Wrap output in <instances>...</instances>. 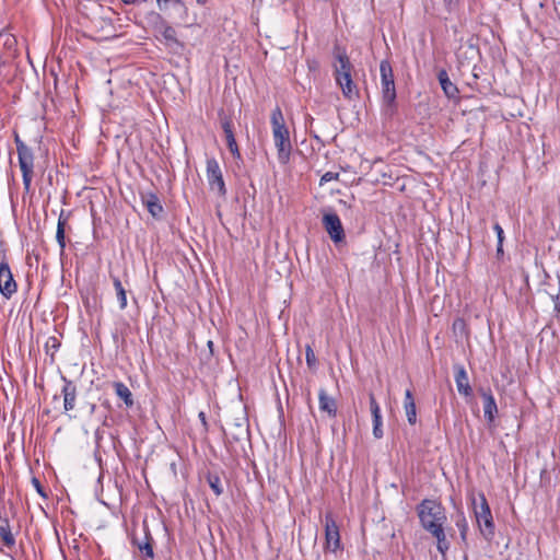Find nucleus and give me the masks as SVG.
Here are the masks:
<instances>
[{
	"instance_id": "f257e3e1",
	"label": "nucleus",
	"mask_w": 560,
	"mask_h": 560,
	"mask_svg": "<svg viewBox=\"0 0 560 560\" xmlns=\"http://www.w3.org/2000/svg\"><path fill=\"white\" fill-rule=\"evenodd\" d=\"M334 77L337 85L341 89L345 98L352 101L359 98V88L352 80L353 66L345 47L335 45L332 49Z\"/></svg>"
},
{
	"instance_id": "f03ea898",
	"label": "nucleus",
	"mask_w": 560,
	"mask_h": 560,
	"mask_svg": "<svg viewBox=\"0 0 560 560\" xmlns=\"http://www.w3.org/2000/svg\"><path fill=\"white\" fill-rule=\"evenodd\" d=\"M270 124L272 129V138L278 151V160L281 164H287L290 160L292 144L290 132L285 125L282 110L277 106L270 115Z\"/></svg>"
},
{
	"instance_id": "7ed1b4c3",
	"label": "nucleus",
	"mask_w": 560,
	"mask_h": 560,
	"mask_svg": "<svg viewBox=\"0 0 560 560\" xmlns=\"http://www.w3.org/2000/svg\"><path fill=\"white\" fill-rule=\"evenodd\" d=\"M417 513L420 524L425 530L439 524L444 525L447 520L444 506L435 500H422L417 505Z\"/></svg>"
},
{
	"instance_id": "20e7f679",
	"label": "nucleus",
	"mask_w": 560,
	"mask_h": 560,
	"mask_svg": "<svg viewBox=\"0 0 560 560\" xmlns=\"http://www.w3.org/2000/svg\"><path fill=\"white\" fill-rule=\"evenodd\" d=\"M480 505L475 506V516L482 537L491 541L495 534V526L488 501L483 493L479 494ZM476 505V500H474Z\"/></svg>"
},
{
	"instance_id": "39448f33",
	"label": "nucleus",
	"mask_w": 560,
	"mask_h": 560,
	"mask_svg": "<svg viewBox=\"0 0 560 560\" xmlns=\"http://www.w3.org/2000/svg\"><path fill=\"white\" fill-rule=\"evenodd\" d=\"M15 144L19 165L22 172L24 191L30 192L33 178L34 154L32 149L28 148L18 136L15 137Z\"/></svg>"
},
{
	"instance_id": "423d86ee",
	"label": "nucleus",
	"mask_w": 560,
	"mask_h": 560,
	"mask_svg": "<svg viewBox=\"0 0 560 560\" xmlns=\"http://www.w3.org/2000/svg\"><path fill=\"white\" fill-rule=\"evenodd\" d=\"M206 175L210 189L217 190L220 196L224 197L226 195V187L222 170L214 158L207 159Z\"/></svg>"
},
{
	"instance_id": "0eeeda50",
	"label": "nucleus",
	"mask_w": 560,
	"mask_h": 560,
	"mask_svg": "<svg viewBox=\"0 0 560 560\" xmlns=\"http://www.w3.org/2000/svg\"><path fill=\"white\" fill-rule=\"evenodd\" d=\"M325 550L334 553L342 550L339 527L331 513L325 515Z\"/></svg>"
},
{
	"instance_id": "6e6552de",
	"label": "nucleus",
	"mask_w": 560,
	"mask_h": 560,
	"mask_svg": "<svg viewBox=\"0 0 560 560\" xmlns=\"http://www.w3.org/2000/svg\"><path fill=\"white\" fill-rule=\"evenodd\" d=\"M16 290L18 284L13 278L7 257L3 255L0 261V293L5 299H10Z\"/></svg>"
},
{
	"instance_id": "1a4fd4ad",
	"label": "nucleus",
	"mask_w": 560,
	"mask_h": 560,
	"mask_svg": "<svg viewBox=\"0 0 560 560\" xmlns=\"http://www.w3.org/2000/svg\"><path fill=\"white\" fill-rule=\"evenodd\" d=\"M323 225L334 243L338 244L345 240V230L337 213H325L323 215Z\"/></svg>"
},
{
	"instance_id": "9d476101",
	"label": "nucleus",
	"mask_w": 560,
	"mask_h": 560,
	"mask_svg": "<svg viewBox=\"0 0 560 560\" xmlns=\"http://www.w3.org/2000/svg\"><path fill=\"white\" fill-rule=\"evenodd\" d=\"M229 442H241L248 438V420L245 416L236 418L233 423L229 427V432H224Z\"/></svg>"
},
{
	"instance_id": "9b49d317",
	"label": "nucleus",
	"mask_w": 560,
	"mask_h": 560,
	"mask_svg": "<svg viewBox=\"0 0 560 560\" xmlns=\"http://www.w3.org/2000/svg\"><path fill=\"white\" fill-rule=\"evenodd\" d=\"M382 98L384 104V112L386 115L392 116L396 109V88L395 81L382 83Z\"/></svg>"
},
{
	"instance_id": "f8f14e48",
	"label": "nucleus",
	"mask_w": 560,
	"mask_h": 560,
	"mask_svg": "<svg viewBox=\"0 0 560 560\" xmlns=\"http://www.w3.org/2000/svg\"><path fill=\"white\" fill-rule=\"evenodd\" d=\"M63 386L61 389V394L63 396V409L65 411H71L75 407V400H77V386L67 377L62 376Z\"/></svg>"
},
{
	"instance_id": "ddd939ff",
	"label": "nucleus",
	"mask_w": 560,
	"mask_h": 560,
	"mask_svg": "<svg viewBox=\"0 0 560 560\" xmlns=\"http://www.w3.org/2000/svg\"><path fill=\"white\" fill-rule=\"evenodd\" d=\"M221 126L225 135L226 145L235 159H241V152L233 132V121L231 118L224 117Z\"/></svg>"
},
{
	"instance_id": "4468645a",
	"label": "nucleus",
	"mask_w": 560,
	"mask_h": 560,
	"mask_svg": "<svg viewBox=\"0 0 560 560\" xmlns=\"http://www.w3.org/2000/svg\"><path fill=\"white\" fill-rule=\"evenodd\" d=\"M369 398H370V410H371V415H372V419H373V435L375 439H382L384 435V432L382 429L381 407L372 393L370 394Z\"/></svg>"
},
{
	"instance_id": "2eb2a0df",
	"label": "nucleus",
	"mask_w": 560,
	"mask_h": 560,
	"mask_svg": "<svg viewBox=\"0 0 560 560\" xmlns=\"http://www.w3.org/2000/svg\"><path fill=\"white\" fill-rule=\"evenodd\" d=\"M142 202L145 206L149 213L155 218H161L163 213V206L159 199V197L153 192H148L141 196Z\"/></svg>"
},
{
	"instance_id": "dca6fc26",
	"label": "nucleus",
	"mask_w": 560,
	"mask_h": 560,
	"mask_svg": "<svg viewBox=\"0 0 560 560\" xmlns=\"http://www.w3.org/2000/svg\"><path fill=\"white\" fill-rule=\"evenodd\" d=\"M438 80L440 82V85L447 98H457L459 94V90L454 84L447 74V71L445 69H441L438 72Z\"/></svg>"
},
{
	"instance_id": "f3484780",
	"label": "nucleus",
	"mask_w": 560,
	"mask_h": 560,
	"mask_svg": "<svg viewBox=\"0 0 560 560\" xmlns=\"http://www.w3.org/2000/svg\"><path fill=\"white\" fill-rule=\"evenodd\" d=\"M481 397L483 400V413L485 418L489 423H492L495 419V416L498 413V406L494 399V396L490 390L482 392Z\"/></svg>"
},
{
	"instance_id": "a211bd4d",
	"label": "nucleus",
	"mask_w": 560,
	"mask_h": 560,
	"mask_svg": "<svg viewBox=\"0 0 560 560\" xmlns=\"http://www.w3.org/2000/svg\"><path fill=\"white\" fill-rule=\"evenodd\" d=\"M427 532L430 533L436 539V548L439 552L443 557H445L451 544L446 538L444 525L439 524L438 526H434L433 528L428 529Z\"/></svg>"
},
{
	"instance_id": "6ab92c4d",
	"label": "nucleus",
	"mask_w": 560,
	"mask_h": 560,
	"mask_svg": "<svg viewBox=\"0 0 560 560\" xmlns=\"http://www.w3.org/2000/svg\"><path fill=\"white\" fill-rule=\"evenodd\" d=\"M153 541V537L150 535L148 527L145 525L143 539L139 540L136 537L132 539V542L138 547L140 552L143 553L150 560L154 558Z\"/></svg>"
},
{
	"instance_id": "aec40b11",
	"label": "nucleus",
	"mask_w": 560,
	"mask_h": 560,
	"mask_svg": "<svg viewBox=\"0 0 560 560\" xmlns=\"http://www.w3.org/2000/svg\"><path fill=\"white\" fill-rule=\"evenodd\" d=\"M455 383L459 394L464 396L471 395V387L469 385L468 375L463 365H458L456 368Z\"/></svg>"
},
{
	"instance_id": "412c9836",
	"label": "nucleus",
	"mask_w": 560,
	"mask_h": 560,
	"mask_svg": "<svg viewBox=\"0 0 560 560\" xmlns=\"http://www.w3.org/2000/svg\"><path fill=\"white\" fill-rule=\"evenodd\" d=\"M319 409L320 411L327 412L329 417H336L337 404L336 400L327 395L326 389L320 388L318 393Z\"/></svg>"
},
{
	"instance_id": "4be33fe9",
	"label": "nucleus",
	"mask_w": 560,
	"mask_h": 560,
	"mask_svg": "<svg viewBox=\"0 0 560 560\" xmlns=\"http://www.w3.org/2000/svg\"><path fill=\"white\" fill-rule=\"evenodd\" d=\"M404 409L409 424L417 422V408L411 389H406L404 399Z\"/></svg>"
},
{
	"instance_id": "5701e85b",
	"label": "nucleus",
	"mask_w": 560,
	"mask_h": 560,
	"mask_svg": "<svg viewBox=\"0 0 560 560\" xmlns=\"http://www.w3.org/2000/svg\"><path fill=\"white\" fill-rule=\"evenodd\" d=\"M69 214H66L63 210H61L56 231V241L60 246L61 252L66 248V235H65V226L68 221Z\"/></svg>"
},
{
	"instance_id": "b1692460",
	"label": "nucleus",
	"mask_w": 560,
	"mask_h": 560,
	"mask_svg": "<svg viewBox=\"0 0 560 560\" xmlns=\"http://www.w3.org/2000/svg\"><path fill=\"white\" fill-rule=\"evenodd\" d=\"M113 387L115 389L116 395L124 400L125 405L128 408H131L133 406V398L130 389L127 385H125L122 382H115L113 384Z\"/></svg>"
},
{
	"instance_id": "393cba45",
	"label": "nucleus",
	"mask_w": 560,
	"mask_h": 560,
	"mask_svg": "<svg viewBox=\"0 0 560 560\" xmlns=\"http://www.w3.org/2000/svg\"><path fill=\"white\" fill-rule=\"evenodd\" d=\"M155 20L160 21V33L166 42H177L175 30L168 25L159 13L152 14Z\"/></svg>"
},
{
	"instance_id": "a878e982",
	"label": "nucleus",
	"mask_w": 560,
	"mask_h": 560,
	"mask_svg": "<svg viewBox=\"0 0 560 560\" xmlns=\"http://www.w3.org/2000/svg\"><path fill=\"white\" fill-rule=\"evenodd\" d=\"M0 537L8 548H11L15 545V537L12 534L8 518L3 520L2 523L0 524Z\"/></svg>"
},
{
	"instance_id": "bb28decb",
	"label": "nucleus",
	"mask_w": 560,
	"mask_h": 560,
	"mask_svg": "<svg viewBox=\"0 0 560 560\" xmlns=\"http://www.w3.org/2000/svg\"><path fill=\"white\" fill-rule=\"evenodd\" d=\"M61 341L57 336H50L47 338L44 349L47 355L50 357V363L55 362V354L59 350Z\"/></svg>"
},
{
	"instance_id": "cd10ccee",
	"label": "nucleus",
	"mask_w": 560,
	"mask_h": 560,
	"mask_svg": "<svg viewBox=\"0 0 560 560\" xmlns=\"http://www.w3.org/2000/svg\"><path fill=\"white\" fill-rule=\"evenodd\" d=\"M113 284L116 291V296L119 302L120 310L127 307V292L118 277H113Z\"/></svg>"
},
{
	"instance_id": "c85d7f7f",
	"label": "nucleus",
	"mask_w": 560,
	"mask_h": 560,
	"mask_svg": "<svg viewBox=\"0 0 560 560\" xmlns=\"http://www.w3.org/2000/svg\"><path fill=\"white\" fill-rule=\"evenodd\" d=\"M455 525L459 530V536H460L462 542L465 546H467L468 545L467 534H468L469 526H468V522L463 512H460L456 515Z\"/></svg>"
},
{
	"instance_id": "c756f323",
	"label": "nucleus",
	"mask_w": 560,
	"mask_h": 560,
	"mask_svg": "<svg viewBox=\"0 0 560 560\" xmlns=\"http://www.w3.org/2000/svg\"><path fill=\"white\" fill-rule=\"evenodd\" d=\"M381 84L394 81L392 65L388 60H382L380 63Z\"/></svg>"
},
{
	"instance_id": "7c9ffc66",
	"label": "nucleus",
	"mask_w": 560,
	"mask_h": 560,
	"mask_svg": "<svg viewBox=\"0 0 560 560\" xmlns=\"http://www.w3.org/2000/svg\"><path fill=\"white\" fill-rule=\"evenodd\" d=\"M208 483L211 488V490L214 492L217 497L221 495L223 493V487L221 479L215 474H209L207 477Z\"/></svg>"
},
{
	"instance_id": "2f4dec72",
	"label": "nucleus",
	"mask_w": 560,
	"mask_h": 560,
	"mask_svg": "<svg viewBox=\"0 0 560 560\" xmlns=\"http://www.w3.org/2000/svg\"><path fill=\"white\" fill-rule=\"evenodd\" d=\"M156 3L161 11H165L171 4L184 7L183 0H156Z\"/></svg>"
},
{
	"instance_id": "473e14b6",
	"label": "nucleus",
	"mask_w": 560,
	"mask_h": 560,
	"mask_svg": "<svg viewBox=\"0 0 560 560\" xmlns=\"http://www.w3.org/2000/svg\"><path fill=\"white\" fill-rule=\"evenodd\" d=\"M305 358H306V364L308 365V368H313L316 364V357H315V353L310 345L306 346Z\"/></svg>"
},
{
	"instance_id": "72a5a7b5",
	"label": "nucleus",
	"mask_w": 560,
	"mask_h": 560,
	"mask_svg": "<svg viewBox=\"0 0 560 560\" xmlns=\"http://www.w3.org/2000/svg\"><path fill=\"white\" fill-rule=\"evenodd\" d=\"M339 178V173H335V172H326L322 177H320V182L319 184L320 185H324L326 183H329L331 180H337Z\"/></svg>"
},
{
	"instance_id": "f704fd0d",
	"label": "nucleus",
	"mask_w": 560,
	"mask_h": 560,
	"mask_svg": "<svg viewBox=\"0 0 560 560\" xmlns=\"http://www.w3.org/2000/svg\"><path fill=\"white\" fill-rule=\"evenodd\" d=\"M493 230H494V232L497 234L498 243L499 242L503 243V241H504V232H503L502 226L497 222L493 225Z\"/></svg>"
},
{
	"instance_id": "c9c22d12",
	"label": "nucleus",
	"mask_w": 560,
	"mask_h": 560,
	"mask_svg": "<svg viewBox=\"0 0 560 560\" xmlns=\"http://www.w3.org/2000/svg\"><path fill=\"white\" fill-rule=\"evenodd\" d=\"M32 482H33V485H34V487H35V489H36V491L38 492V494H40L42 497H44V498H45V497H46V493L44 492V488H43V486H42L40 481H39L37 478H33V479H32Z\"/></svg>"
},
{
	"instance_id": "e433bc0d",
	"label": "nucleus",
	"mask_w": 560,
	"mask_h": 560,
	"mask_svg": "<svg viewBox=\"0 0 560 560\" xmlns=\"http://www.w3.org/2000/svg\"><path fill=\"white\" fill-rule=\"evenodd\" d=\"M198 418L200 419L205 431H208V421H207L206 413L203 411H200L198 413Z\"/></svg>"
},
{
	"instance_id": "4c0bfd02",
	"label": "nucleus",
	"mask_w": 560,
	"mask_h": 560,
	"mask_svg": "<svg viewBox=\"0 0 560 560\" xmlns=\"http://www.w3.org/2000/svg\"><path fill=\"white\" fill-rule=\"evenodd\" d=\"M459 0H444L445 5L448 10H452L455 4H457Z\"/></svg>"
},
{
	"instance_id": "58836bf2",
	"label": "nucleus",
	"mask_w": 560,
	"mask_h": 560,
	"mask_svg": "<svg viewBox=\"0 0 560 560\" xmlns=\"http://www.w3.org/2000/svg\"><path fill=\"white\" fill-rule=\"evenodd\" d=\"M503 255V243L499 242L497 246V256L500 257Z\"/></svg>"
},
{
	"instance_id": "ea45409f",
	"label": "nucleus",
	"mask_w": 560,
	"mask_h": 560,
	"mask_svg": "<svg viewBox=\"0 0 560 560\" xmlns=\"http://www.w3.org/2000/svg\"><path fill=\"white\" fill-rule=\"evenodd\" d=\"M124 4H127V5H130V4H135L137 2V0H121Z\"/></svg>"
},
{
	"instance_id": "a19ab883",
	"label": "nucleus",
	"mask_w": 560,
	"mask_h": 560,
	"mask_svg": "<svg viewBox=\"0 0 560 560\" xmlns=\"http://www.w3.org/2000/svg\"><path fill=\"white\" fill-rule=\"evenodd\" d=\"M96 406L94 404L90 405V412L93 413L95 411Z\"/></svg>"
},
{
	"instance_id": "79ce46f5",
	"label": "nucleus",
	"mask_w": 560,
	"mask_h": 560,
	"mask_svg": "<svg viewBox=\"0 0 560 560\" xmlns=\"http://www.w3.org/2000/svg\"><path fill=\"white\" fill-rule=\"evenodd\" d=\"M206 2H207V0H197V3L201 4V5H203Z\"/></svg>"
}]
</instances>
